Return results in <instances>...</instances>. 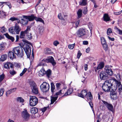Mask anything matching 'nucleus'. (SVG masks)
Instances as JSON below:
<instances>
[{
	"mask_svg": "<svg viewBox=\"0 0 122 122\" xmlns=\"http://www.w3.org/2000/svg\"><path fill=\"white\" fill-rule=\"evenodd\" d=\"M113 81L114 80L112 79L106 81L102 86V89L105 92H109L112 86V83Z\"/></svg>",
	"mask_w": 122,
	"mask_h": 122,
	"instance_id": "nucleus-1",
	"label": "nucleus"
},
{
	"mask_svg": "<svg viewBox=\"0 0 122 122\" xmlns=\"http://www.w3.org/2000/svg\"><path fill=\"white\" fill-rule=\"evenodd\" d=\"M87 90L86 89L82 90L81 93L77 94L78 96L82 98H84L85 97L88 100L90 99L91 101L92 99V94L90 92L87 93Z\"/></svg>",
	"mask_w": 122,
	"mask_h": 122,
	"instance_id": "nucleus-2",
	"label": "nucleus"
},
{
	"mask_svg": "<svg viewBox=\"0 0 122 122\" xmlns=\"http://www.w3.org/2000/svg\"><path fill=\"white\" fill-rule=\"evenodd\" d=\"M21 30V28L17 23H15L14 26L11 27L9 29V31L11 33L17 34H19Z\"/></svg>",
	"mask_w": 122,
	"mask_h": 122,
	"instance_id": "nucleus-3",
	"label": "nucleus"
},
{
	"mask_svg": "<svg viewBox=\"0 0 122 122\" xmlns=\"http://www.w3.org/2000/svg\"><path fill=\"white\" fill-rule=\"evenodd\" d=\"M44 62L47 63H51L53 66H55L56 64V63L55 61L54 58L52 56L49 57L47 59H44L37 65V66H43L44 65V63L42 62Z\"/></svg>",
	"mask_w": 122,
	"mask_h": 122,
	"instance_id": "nucleus-4",
	"label": "nucleus"
},
{
	"mask_svg": "<svg viewBox=\"0 0 122 122\" xmlns=\"http://www.w3.org/2000/svg\"><path fill=\"white\" fill-rule=\"evenodd\" d=\"M13 51L18 57H21L23 56V50L20 46H18L14 48Z\"/></svg>",
	"mask_w": 122,
	"mask_h": 122,
	"instance_id": "nucleus-5",
	"label": "nucleus"
},
{
	"mask_svg": "<svg viewBox=\"0 0 122 122\" xmlns=\"http://www.w3.org/2000/svg\"><path fill=\"white\" fill-rule=\"evenodd\" d=\"M38 99L36 97L34 96H30L29 99V104L30 106H35L38 103Z\"/></svg>",
	"mask_w": 122,
	"mask_h": 122,
	"instance_id": "nucleus-6",
	"label": "nucleus"
},
{
	"mask_svg": "<svg viewBox=\"0 0 122 122\" xmlns=\"http://www.w3.org/2000/svg\"><path fill=\"white\" fill-rule=\"evenodd\" d=\"M50 86L48 83L46 82H44L40 86V88L41 91L43 92H46L49 90Z\"/></svg>",
	"mask_w": 122,
	"mask_h": 122,
	"instance_id": "nucleus-7",
	"label": "nucleus"
},
{
	"mask_svg": "<svg viewBox=\"0 0 122 122\" xmlns=\"http://www.w3.org/2000/svg\"><path fill=\"white\" fill-rule=\"evenodd\" d=\"M30 84L32 92L35 94H37L38 93V90L35 83L34 81H31L30 82Z\"/></svg>",
	"mask_w": 122,
	"mask_h": 122,
	"instance_id": "nucleus-8",
	"label": "nucleus"
},
{
	"mask_svg": "<svg viewBox=\"0 0 122 122\" xmlns=\"http://www.w3.org/2000/svg\"><path fill=\"white\" fill-rule=\"evenodd\" d=\"M21 116L22 118L25 121H28L29 120L30 115L28 113L27 110L25 109L21 113Z\"/></svg>",
	"mask_w": 122,
	"mask_h": 122,
	"instance_id": "nucleus-9",
	"label": "nucleus"
},
{
	"mask_svg": "<svg viewBox=\"0 0 122 122\" xmlns=\"http://www.w3.org/2000/svg\"><path fill=\"white\" fill-rule=\"evenodd\" d=\"M76 34L77 36L79 37H81L84 36L86 34V30L84 29L80 28L78 30Z\"/></svg>",
	"mask_w": 122,
	"mask_h": 122,
	"instance_id": "nucleus-10",
	"label": "nucleus"
},
{
	"mask_svg": "<svg viewBox=\"0 0 122 122\" xmlns=\"http://www.w3.org/2000/svg\"><path fill=\"white\" fill-rule=\"evenodd\" d=\"M23 49L27 56L28 58H29L31 52L30 48L29 46L27 45L26 46L24 47Z\"/></svg>",
	"mask_w": 122,
	"mask_h": 122,
	"instance_id": "nucleus-11",
	"label": "nucleus"
},
{
	"mask_svg": "<svg viewBox=\"0 0 122 122\" xmlns=\"http://www.w3.org/2000/svg\"><path fill=\"white\" fill-rule=\"evenodd\" d=\"M102 101L107 107L109 111L112 112L113 110V106L111 104L107 102L102 100Z\"/></svg>",
	"mask_w": 122,
	"mask_h": 122,
	"instance_id": "nucleus-12",
	"label": "nucleus"
},
{
	"mask_svg": "<svg viewBox=\"0 0 122 122\" xmlns=\"http://www.w3.org/2000/svg\"><path fill=\"white\" fill-rule=\"evenodd\" d=\"M99 76L101 79L105 80L107 79L108 77V75L105 71H102L99 74Z\"/></svg>",
	"mask_w": 122,
	"mask_h": 122,
	"instance_id": "nucleus-13",
	"label": "nucleus"
},
{
	"mask_svg": "<svg viewBox=\"0 0 122 122\" xmlns=\"http://www.w3.org/2000/svg\"><path fill=\"white\" fill-rule=\"evenodd\" d=\"M113 80L117 84L116 87H115V88L114 89L115 90H116L118 88V92H120L122 89V85L121 84L120 82L117 81L115 79H114Z\"/></svg>",
	"mask_w": 122,
	"mask_h": 122,
	"instance_id": "nucleus-14",
	"label": "nucleus"
},
{
	"mask_svg": "<svg viewBox=\"0 0 122 122\" xmlns=\"http://www.w3.org/2000/svg\"><path fill=\"white\" fill-rule=\"evenodd\" d=\"M30 30V27L28 26L27 27L26 30L24 31H21L20 33V38L21 39L24 38L25 36V34L28 32H29Z\"/></svg>",
	"mask_w": 122,
	"mask_h": 122,
	"instance_id": "nucleus-15",
	"label": "nucleus"
},
{
	"mask_svg": "<svg viewBox=\"0 0 122 122\" xmlns=\"http://www.w3.org/2000/svg\"><path fill=\"white\" fill-rule=\"evenodd\" d=\"M104 66V63L103 62H100L98 65L97 67H95V71L96 72L97 71L100 69H101L103 68Z\"/></svg>",
	"mask_w": 122,
	"mask_h": 122,
	"instance_id": "nucleus-16",
	"label": "nucleus"
},
{
	"mask_svg": "<svg viewBox=\"0 0 122 122\" xmlns=\"http://www.w3.org/2000/svg\"><path fill=\"white\" fill-rule=\"evenodd\" d=\"M24 19H22L21 20V24L24 25H26L28 22V20L27 18V16H23Z\"/></svg>",
	"mask_w": 122,
	"mask_h": 122,
	"instance_id": "nucleus-17",
	"label": "nucleus"
},
{
	"mask_svg": "<svg viewBox=\"0 0 122 122\" xmlns=\"http://www.w3.org/2000/svg\"><path fill=\"white\" fill-rule=\"evenodd\" d=\"M4 67L5 68H13V65L10 62H7L5 64Z\"/></svg>",
	"mask_w": 122,
	"mask_h": 122,
	"instance_id": "nucleus-18",
	"label": "nucleus"
},
{
	"mask_svg": "<svg viewBox=\"0 0 122 122\" xmlns=\"http://www.w3.org/2000/svg\"><path fill=\"white\" fill-rule=\"evenodd\" d=\"M105 70V71L107 73V75L108 74L110 76H111L113 74V71L109 67H106Z\"/></svg>",
	"mask_w": 122,
	"mask_h": 122,
	"instance_id": "nucleus-19",
	"label": "nucleus"
},
{
	"mask_svg": "<svg viewBox=\"0 0 122 122\" xmlns=\"http://www.w3.org/2000/svg\"><path fill=\"white\" fill-rule=\"evenodd\" d=\"M103 18L104 20L106 22L111 20L108 14H104Z\"/></svg>",
	"mask_w": 122,
	"mask_h": 122,
	"instance_id": "nucleus-20",
	"label": "nucleus"
},
{
	"mask_svg": "<svg viewBox=\"0 0 122 122\" xmlns=\"http://www.w3.org/2000/svg\"><path fill=\"white\" fill-rule=\"evenodd\" d=\"M8 56L11 59H13L15 58V56L14 53V52L10 51L8 54Z\"/></svg>",
	"mask_w": 122,
	"mask_h": 122,
	"instance_id": "nucleus-21",
	"label": "nucleus"
},
{
	"mask_svg": "<svg viewBox=\"0 0 122 122\" xmlns=\"http://www.w3.org/2000/svg\"><path fill=\"white\" fill-rule=\"evenodd\" d=\"M110 96L111 98L113 100H115L118 97L117 93L114 92H112Z\"/></svg>",
	"mask_w": 122,
	"mask_h": 122,
	"instance_id": "nucleus-22",
	"label": "nucleus"
},
{
	"mask_svg": "<svg viewBox=\"0 0 122 122\" xmlns=\"http://www.w3.org/2000/svg\"><path fill=\"white\" fill-rule=\"evenodd\" d=\"M39 76H43L44 74L46 73V71L45 69H44L43 67H42V69H41L38 72Z\"/></svg>",
	"mask_w": 122,
	"mask_h": 122,
	"instance_id": "nucleus-23",
	"label": "nucleus"
},
{
	"mask_svg": "<svg viewBox=\"0 0 122 122\" xmlns=\"http://www.w3.org/2000/svg\"><path fill=\"white\" fill-rule=\"evenodd\" d=\"M87 0H81L79 2V5L81 6H85L87 4Z\"/></svg>",
	"mask_w": 122,
	"mask_h": 122,
	"instance_id": "nucleus-24",
	"label": "nucleus"
},
{
	"mask_svg": "<svg viewBox=\"0 0 122 122\" xmlns=\"http://www.w3.org/2000/svg\"><path fill=\"white\" fill-rule=\"evenodd\" d=\"M38 111V109L35 107H33L31 108L30 109V112L32 115V114H35L37 113Z\"/></svg>",
	"mask_w": 122,
	"mask_h": 122,
	"instance_id": "nucleus-25",
	"label": "nucleus"
},
{
	"mask_svg": "<svg viewBox=\"0 0 122 122\" xmlns=\"http://www.w3.org/2000/svg\"><path fill=\"white\" fill-rule=\"evenodd\" d=\"M64 15V18H63L61 14V13H60L58 15V17L61 20H63L65 21L66 19V17L67 16V15Z\"/></svg>",
	"mask_w": 122,
	"mask_h": 122,
	"instance_id": "nucleus-26",
	"label": "nucleus"
},
{
	"mask_svg": "<svg viewBox=\"0 0 122 122\" xmlns=\"http://www.w3.org/2000/svg\"><path fill=\"white\" fill-rule=\"evenodd\" d=\"M4 35L7 38L10 40L12 42L14 41V38L12 36H10L7 33H6Z\"/></svg>",
	"mask_w": 122,
	"mask_h": 122,
	"instance_id": "nucleus-27",
	"label": "nucleus"
},
{
	"mask_svg": "<svg viewBox=\"0 0 122 122\" xmlns=\"http://www.w3.org/2000/svg\"><path fill=\"white\" fill-rule=\"evenodd\" d=\"M73 92V90L72 88H70L67 91V92L63 96H66L71 94Z\"/></svg>",
	"mask_w": 122,
	"mask_h": 122,
	"instance_id": "nucleus-28",
	"label": "nucleus"
},
{
	"mask_svg": "<svg viewBox=\"0 0 122 122\" xmlns=\"http://www.w3.org/2000/svg\"><path fill=\"white\" fill-rule=\"evenodd\" d=\"M33 15H31L30 16H27V20L29 21H31L33 20L34 19L35 20V17Z\"/></svg>",
	"mask_w": 122,
	"mask_h": 122,
	"instance_id": "nucleus-29",
	"label": "nucleus"
},
{
	"mask_svg": "<svg viewBox=\"0 0 122 122\" xmlns=\"http://www.w3.org/2000/svg\"><path fill=\"white\" fill-rule=\"evenodd\" d=\"M58 97V96L56 97H51V104H53L54 102L57 99Z\"/></svg>",
	"mask_w": 122,
	"mask_h": 122,
	"instance_id": "nucleus-30",
	"label": "nucleus"
},
{
	"mask_svg": "<svg viewBox=\"0 0 122 122\" xmlns=\"http://www.w3.org/2000/svg\"><path fill=\"white\" fill-rule=\"evenodd\" d=\"M82 10L81 9H79L77 12V14L78 15V18H80L82 16Z\"/></svg>",
	"mask_w": 122,
	"mask_h": 122,
	"instance_id": "nucleus-31",
	"label": "nucleus"
},
{
	"mask_svg": "<svg viewBox=\"0 0 122 122\" xmlns=\"http://www.w3.org/2000/svg\"><path fill=\"white\" fill-rule=\"evenodd\" d=\"M5 43H2L0 45V52L4 49Z\"/></svg>",
	"mask_w": 122,
	"mask_h": 122,
	"instance_id": "nucleus-32",
	"label": "nucleus"
},
{
	"mask_svg": "<svg viewBox=\"0 0 122 122\" xmlns=\"http://www.w3.org/2000/svg\"><path fill=\"white\" fill-rule=\"evenodd\" d=\"M55 89V87L54 84L53 82H51V90L52 92H54Z\"/></svg>",
	"mask_w": 122,
	"mask_h": 122,
	"instance_id": "nucleus-33",
	"label": "nucleus"
},
{
	"mask_svg": "<svg viewBox=\"0 0 122 122\" xmlns=\"http://www.w3.org/2000/svg\"><path fill=\"white\" fill-rule=\"evenodd\" d=\"M7 57V55H3L1 56V58H0V60L2 61H3L6 59Z\"/></svg>",
	"mask_w": 122,
	"mask_h": 122,
	"instance_id": "nucleus-34",
	"label": "nucleus"
},
{
	"mask_svg": "<svg viewBox=\"0 0 122 122\" xmlns=\"http://www.w3.org/2000/svg\"><path fill=\"white\" fill-rule=\"evenodd\" d=\"M64 89L60 90L58 92H57L55 94L56 96H57L59 95H61L62 94H64Z\"/></svg>",
	"mask_w": 122,
	"mask_h": 122,
	"instance_id": "nucleus-35",
	"label": "nucleus"
},
{
	"mask_svg": "<svg viewBox=\"0 0 122 122\" xmlns=\"http://www.w3.org/2000/svg\"><path fill=\"white\" fill-rule=\"evenodd\" d=\"M17 101L20 103H22L24 102V100L21 97H19L16 98Z\"/></svg>",
	"mask_w": 122,
	"mask_h": 122,
	"instance_id": "nucleus-36",
	"label": "nucleus"
},
{
	"mask_svg": "<svg viewBox=\"0 0 122 122\" xmlns=\"http://www.w3.org/2000/svg\"><path fill=\"white\" fill-rule=\"evenodd\" d=\"M44 30V29L43 27L42 26H40L39 28L38 32L41 35L42 34Z\"/></svg>",
	"mask_w": 122,
	"mask_h": 122,
	"instance_id": "nucleus-37",
	"label": "nucleus"
},
{
	"mask_svg": "<svg viewBox=\"0 0 122 122\" xmlns=\"http://www.w3.org/2000/svg\"><path fill=\"white\" fill-rule=\"evenodd\" d=\"M35 20L37 21L40 22L42 23L43 24H44V22L43 20L41 18H37L36 17H35Z\"/></svg>",
	"mask_w": 122,
	"mask_h": 122,
	"instance_id": "nucleus-38",
	"label": "nucleus"
},
{
	"mask_svg": "<svg viewBox=\"0 0 122 122\" xmlns=\"http://www.w3.org/2000/svg\"><path fill=\"white\" fill-rule=\"evenodd\" d=\"M51 71L50 70L48 69L47 71H46V76L48 77H49L51 75Z\"/></svg>",
	"mask_w": 122,
	"mask_h": 122,
	"instance_id": "nucleus-39",
	"label": "nucleus"
},
{
	"mask_svg": "<svg viewBox=\"0 0 122 122\" xmlns=\"http://www.w3.org/2000/svg\"><path fill=\"white\" fill-rule=\"evenodd\" d=\"M51 49L49 48H46L44 50V53L45 54L50 53H51Z\"/></svg>",
	"mask_w": 122,
	"mask_h": 122,
	"instance_id": "nucleus-40",
	"label": "nucleus"
},
{
	"mask_svg": "<svg viewBox=\"0 0 122 122\" xmlns=\"http://www.w3.org/2000/svg\"><path fill=\"white\" fill-rule=\"evenodd\" d=\"M29 32H28L27 33H26L27 34L26 37L28 39H31L32 38V34L30 33H28Z\"/></svg>",
	"mask_w": 122,
	"mask_h": 122,
	"instance_id": "nucleus-41",
	"label": "nucleus"
},
{
	"mask_svg": "<svg viewBox=\"0 0 122 122\" xmlns=\"http://www.w3.org/2000/svg\"><path fill=\"white\" fill-rule=\"evenodd\" d=\"M88 25L89 28L91 32L93 27V25H92V24L91 22H89L88 23Z\"/></svg>",
	"mask_w": 122,
	"mask_h": 122,
	"instance_id": "nucleus-42",
	"label": "nucleus"
},
{
	"mask_svg": "<svg viewBox=\"0 0 122 122\" xmlns=\"http://www.w3.org/2000/svg\"><path fill=\"white\" fill-rule=\"evenodd\" d=\"M101 39L102 44H104L106 43V40L104 37H101Z\"/></svg>",
	"mask_w": 122,
	"mask_h": 122,
	"instance_id": "nucleus-43",
	"label": "nucleus"
},
{
	"mask_svg": "<svg viewBox=\"0 0 122 122\" xmlns=\"http://www.w3.org/2000/svg\"><path fill=\"white\" fill-rule=\"evenodd\" d=\"M75 45V43L69 45L68 46V48L70 49H72L74 48Z\"/></svg>",
	"mask_w": 122,
	"mask_h": 122,
	"instance_id": "nucleus-44",
	"label": "nucleus"
},
{
	"mask_svg": "<svg viewBox=\"0 0 122 122\" xmlns=\"http://www.w3.org/2000/svg\"><path fill=\"white\" fill-rule=\"evenodd\" d=\"M112 33V29L110 28H109L107 30V35H110Z\"/></svg>",
	"mask_w": 122,
	"mask_h": 122,
	"instance_id": "nucleus-45",
	"label": "nucleus"
},
{
	"mask_svg": "<svg viewBox=\"0 0 122 122\" xmlns=\"http://www.w3.org/2000/svg\"><path fill=\"white\" fill-rule=\"evenodd\" d=\"M103 46V48L105 51H106L107 50V46L106 43L104 44H102Z\"/></svg>",
	"mask_w": 122,
	"mask_h": 122,
	"instance_id": "nucleus-46",
	"label": "nucleus"
},
{
	"mask_svg": "<svg viewBox=\"0 0 122 122\" xmlns=\"http://www.w3.org/2000/svg\"><path fill=\"white\" fill-rule=\"evenodd\" d=\"M80 22V21L79 20H77L76 23H74L73 24V25L74 26H75V25L76 26L75 27L76 28L78 26V25L79 23Z\"/></svg>",
	"mask_w": 122,
	"mask_h": 122,
	"instance_id": "nucleus-47",
	"label": "nucleus"
},
{
	"mask_svg": "<svg viewBox=\"0 0 122 122\" xmlns=\"http://www.w3.org/2000/svg\"><path fill=\"white\" fill-rule=\"evenodd\" d=\"M4 89L2 88L0 89V97L2 96L4 92Z\"/></svg>",
	"mask_w": 122,
	"mask_h": 122,
	"instance_id": "nucleus-48",
	"label": "nucleus"
},
{
	"mask_svg": "<svg viewBox=\"0 0 122 122\" xmlns=\"http://www.w3.org/2000/svg\"><path fill=\"white\" fill-rule=\"evenodd\" d=\"M87 12V7H85L84 8L83 10V13L84 14H86Z\"/></svg>",
	"mask_w": 122,
	"mask_h": 122,
	"instance_id": "nucleus-49",
	"label": "nucleus"
},
{
	"mask_svg": "<svg viewBox=\"0 0 122 122\" xmlns=\"http://www.w3.org/2000/svg\"><path fill=\"white\" fill-rule=\"evenodd\" d=\"M6 29L5 28L4 26H3L1 27L0 29L2 33H4L6 31Z\"/></svg>",
	"mask_w": 122,
	"mask_h": 122,
	"instance_id": "nucleus-50",
	"label": "nucleus"
},
{
	"mask_svg": "<svg viewBox=\"0 0 122 122\" xmlns=\"http://www.w3.org/2000/svg\"><path fill=\"white\" fill-rule=\"evenodd\" d=\"M10 73L12 75H14L16 73V72L14 70H10Z\"/></svg>",
	"mask_w": 122,
	"mask_h": 122,
	"instance_id": "nucleus-51",
	"label": "nucleus"
},
{
	"mask_svg": "<svg viewBox=\"0 0 122 122\" xmlns=\"http://www.w3.org/2000/svg\"><path fill=\"white\" fill-rule=\"evenodd\" d=\"M59 42L57 41H54L53 43V44L55 46H56L58 45L59 44Z\"/></svg>",
	"mask_w": 122,
	"mask_h": 122,
	"instance_id": "nucleus-52",
	"label": "nucleus"
},
{
	"mask_svg": "<svg viewBox=\"0 0 122 122\" xmlns=\"http://www.w3.org/2000/svg\"><path fill=\"white\" fill-rule=\"evenodd\" d=\"M11 93H12L10 89L6 92V95L7 97H8L9 96V95Z\"/></svg>",
	"mask_w": 122,
	"mask_h": 122,
	"instance_id": "nucleus-53",
	"label": "nucleus"
},
{
	"mask_svg": "<svg viewBox=\"0 0 122 122\" xmlns=\"http://www.w3.org/2000/svg\"><path fill=\"white\" fill-rule=\"evenodd\" d=\"M18 19L17 18L12 17L10 18V20L13 21L15 20H18Z\"/></svg>",
	"mask_w": 122,
	"mask_h": 122,
	"instance_id": "nucleus-54",
	"label": "nucleus"
},
{
	"mask_svg": "<svg viewBox=\"0 0 122 122\" xmlns=\"http://www.w3.org/2000/svg\"><path fill=\"white\" fill-rule=\"evenodd\" d=\"M47 108V107H45L41 109V110L42 112H44L46 110Z\"/></svg>",
	"mask_w": 122,
	"mask_h": 122,
	"instance_id": "nucleus-55",
	"label": "nucleus"
},
{
	"mask_svg": "<svg viewBox=\"0 0 122 122\" xmlns=\"http://www.w3.org/2000/svg\"><path fill=\"white\" fill-rule=\"evenodd\" d=\"M16 88H15L11 89H10V90H11V91L12 93H13V92H14L16 91Z\"/></svg>",
	"mask_w": 122,
	"mask_h": 122,
	"instance_id": "nucleus-56",
	"label": "nucleus"
},
{
	"mask_svg": "<svg viewBox=\"0 0 122 122\" xmlns=\"http://www.w3.org/2000/svg\"><path fill=\"white\" fill-rule=\"evenodd\" d=\"M34 55L33 52L32 53V56L31 57L30 59V60L33 61L34 59Z\"/></svg>",
	"mask_w": 122,
	"mask_h": 122,
	"instance_id": "nucleus-57",
	"label": "nucleus"
},
{
	"mask_svg": "<svg viewBox=\"0 0 122 122\" xmlns=\"http://www.w3.org/2000/svg\"><path fill=\"white\" fill-rule=\"evenodd\" d=\"M4 77L3 75H1L0 76V82L1 81L4 79Z\"/></svg>",
	"mask_w": 122,
	"mask_h": 122,
	"instance_id": "nucleus-58",
	"label": "nucleus"
},
{
	"mask_svg": "<svg viewBox=\"0 0 122 122\" xmlns=\"http://www.w3.org/2000/svg\"><path fill=\"white\" fill-rule=\"evenodd\" d=\"M107 37L109 40H111L112 41H113L114 40V39L113 38H111L109 36H108Z\"/></svg>",
	"mask_w": 122,
	"mask_h": 122,
	"instance_id": "nucleus-59",
	"label": "nucleus"
},
{
	"mask_svg": "<svg viewBox=\"0 0 122 122\" xmlns=\"http://www.w3.org/2000/svg\"><path fill=\"white\" fill-rule=\"evenodd\" d=\"M83 44L84 45H87L88 44V42L87 41H83Z\"/></svg>",
	"mask_w": 122,
	"mask_h": 122,
	"instance_id": "nucleus-60",
	"label": "nucleus"
},
{
	"mask_svg": "<svg viewBox=\"0 0 122 122\" xmlns=\"http://www.w3.org/2000/svg\"><path fill=\"white\" fill-rule=\"evenodd\" d=\"M6 3L4 2H0V6H3L4 4Z\"/></svg>",
	"mask_w": 122,
	"mask_h": 122,
	"instance_id": "nucleus-61",
	"label": "nucleus"
},
{
	"mask_svg": "<svg viewBox=\"0 0 122 122\" xmlns=\"http://www.w3.org/2000/svg\"><path fill=\"white\" fill-rule=\"evenodd\" d=\"M88 65L87 64L85 65L84 66V69L85 71H86L88 69Z\"/></svg>",
	"mask_w": 122,
	"mask_h": 122,
	"instance_id": "nucleus-62",
	"label": "nucleus"
},
{
	"mask_svg": "<svg viewBox=\"0 0 122 122\" xmlns=\"http://www.w3.org/2000/svg\"><path fill=\"white\" fill-rule=\"evenodd\" d=\"M122 12L121 11L119 12H117L115 13V14L117 15H118L121 14Z\"/></svg>",
	"mask_w": 122,
	"mask_h": 122,
	"instance_id": "nucleus-63",
	"label": "nucleus"
},
{
	"mask_svg": "<svg viewBox=\"0 0 122 122\" xmlns=\"http://www.w3.org/2000/svg\"><path fill=\"white\" fill-rule=\"evenodd\" d=\"M114 29L117 32H118L119 31L120 29H119L117 27L115 26L114 28Z\"/></svg>",
	"mask_w": 122,
	"mask_h": 122,
	"instance_id": "nucleus-64",
	"label": "nucleus"
}]
</instances>
